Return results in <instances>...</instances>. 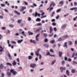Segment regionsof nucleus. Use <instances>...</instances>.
<instances>
[{"instance_id": "obj_3", "label": "nucleus", "mask_w": 77, "mask_h": 77, "mask_svg": "<svg viewBox=\"0 0 77 77\" xmlns=\"http://www.w3.org/2000/svg\"><path fill=\"white\" fill-rule=\"evenodd\" d=\"M26 9V7L24 6L22 7V8L20 9V12H23L24 11V9Z\"/></svg>"}, {"instance_id": "obj_59", "label": "nucleus", "mask_w": 77, "mask_h": 77, "mask_svg": "<svg viewBox=\"0 0 77 77\" xmlns=\"http://www.w3.org/2000/svg\"><path fill=\"white\" fill-rule=\"evenodd\" d=\"M50 52H47L46 53L47 56H48V55H50Z\"/></svg>"}, {"instance_id": "obj_26", "label": "nucleus", "mask_w": 77, "mask_h": 77, "mask_svg": "<svg viewBox=\"0 0 77 77\" xmlns=\"http://www.w3.org/2000/svg\"><path fill=\"white\" fill-rule=\"evenodd\" d=\"M69 37V36L67 35H66L63 36L64 38H68Z\"/></svg>"}, {"instance_id": "obj_49", "label": "nucleus", "mask_w": 77, "mask_h": 77, "mask_svg": "<svg viewBox=\"0 0 77 77\" xmlns=\"http://www.w3.org/2000/svg\"><path fill=\"white\" fill-rule=\"evenodd\" d=\"M45 42H48V39L47 38H46L45 39Z\"/></svg>"}, {"instance_id": "obj_42", "label": "nucleus", "mask_w": 77, "mask_h": 77, "mask_svg": "<svg viewBox=\"0 0 77 77\" xmlns=\"http://www.w3.org/2000/svg\"><path fill=\"white\" fill-rule=\"evenodd\" d=\"M37 25L38 26H42V24L41 23H37Z\"/></svg>"}, {"instance_id": "obj_27", "label": "nucleus", "mask_w": 77, "mask_h": 77, "mask_svg": "<svg viewBox=\"0 0 77 77\" xmlns=\"http://www.w3.org/2000/svg\"><path fill=\"white\" fill-rule=\"evenodd\" d=\"M6 65H9V66H12V65L10 63H6Z\"/></svg>"}, {"instance_id": "obj_14", "label": "nucleus", "mask_w": 77, "mask_h": 77, "mask_svg": "<svg viewBox=\"0 0 77 77\" xmlns=\"http://www.w3.org/2000/svg\"><path fill=\"white\" fill-rule=\"evenodd\" d=\"M68 44L69 45H72V41H69L68 42Z\"/></svg>"}, {"instance_id": "obj_55", "label": "nucleus", "mask_w": 77, "mask_h": 77, "mask_svg": "<svg viewBox=\"0 0 77 77\" xmlns=\"http://www.w3.org/2000/svg\"><path fill=\"white\" fill-rule=\"evenodd\" d=\"M11 42H12L13 44H17V42L15 41H12Z\"/></svg>"}, {"instance_id": "obj_41", "label": "nucleus", "mask_w": 77, "mask_h": 77, "mask_svg": "<svg viewBox=\"0 0 77 77\" xmlns=\"http://www.w3.org/2000/svg\"><path fill=\"white\" fill-rule=\"evenodd\" d=\"M72 60L70 58H69L67 60V61H68V62H71Z\"/></svg>"}, {"instance_id": "obj_8", "label": "nucleus", "mask_w": 77, "mask_h": 77, "mask_svg": "<svg viewBox=\"0 0 77 77\" xmlns=\"http://www.w3.org/2000/svg\"><path fill=\"white\" fill-rule=\"evenodd\" d=\"M8 56L10 60H12V57H11V55L10 54H8Z\"/></svg>"}, {"instance_id": "obj_58", "label": "nucleus", "mask_w": 77, "mask_h": 77, "mask_svg": "<svg viewBox=\"0 0 77 77\" xmlns=\"http://www.w3.org/2000/svg\"><path fill=\"white\" fill-rule=\"evenodd\" d=\"M52 25L53 26H56V24L55 23H52Z\"/></svg>"}, {"instance_id": "obj_37", "label": "nucleus", "mask_w": 77, "mask_h": 77, "mask_svg": "<svg viewBox=\"0 0 77 77\" xmlns=\"http://www.w3.org/2000/svg\"><path fill=\"white\" fill-rule=\"evenodd\" d=\"M54 14H55V12L54 11H53L51 14L52 17H54L53 15H54Z\"/></svg>"}, {"instance_id": "obj_18", "label": "nucleus", "mask_w": 77, "mask_h": 77, "mask_svg": "<svg viewBox=\"0 0 77 77\" xmlns=\"http://www.w3.org/2000/svg\"><path fill=\"white\" fill-rule=\"evenodd\" d=\"M43 46H44V47H46V48H48V47H49V45H48L47 44L43 45Z\"/></svg>"}, {"instance_id": "obj_5", "label": "nucleus", "mask_w": 77, "mask_h": 77, "mask_svg": "<svg viewBox=\"0 0 77 77\" xmlns=\"http://www.w3.org/2000/svg\"><path fill=\"white\" fill-rule=\"evenodd\" d=\"M42 28H41V27H39L38 29L36 30V32H39L40 30H42Z\"/></svg>"}, {"instance_id": "obj_16", "label": "nucleus", "mask_w": 77, "mask_h": 77, "mask_svg": "<svg viewBox=\"0 0 77 77\" xmlns=\"http://www.w3.org/2000/svg\"><path fill=\"white\" fill-rule=\"evenodd\" d=\"M0 48H1V49H0V52H3V51H4V49L1 46H0Z\"/></svg>"}, {"instance_id": "obj_34", "label": "nucleus", "mask_w": 77, "mask_h": 77, "mask_svg": "<svg viewBox=\"0 0 77 77\" xmlns=\"http://www.w3.org/2000/svg\"><path fill=\"white\" fill-rule=\"evenodd\" d=\"M3 65L2 64H1L0 65V68L1 69H2V68H3Z\"/></svg>"}, {"instance_id": "obj_10", "label": "nucleus", "mask_w": 77, "mask_h": 77, "mask_svg": "<svg viewBox=\"0 0 77 77\" xmlns=\"http://www.w3.org/2000/svg\"><path fill=\"white\" fill-rule=\"evenodd\" d=\"M66 74L68 76H69V72L68 70H67L66 72Z\"/></svg>"}, {"instance_id": "obj_7", "label": "nucleus", "mask_w": 77, "mask_h": 77, "mask_svg": "<svg viewBox=\"0 0 77 77\" xmlns=\"http://www.w3.org/2000/svg\"><path fill=\"white\" fill-rule=\"evenodd\" d=\"M56 60H55L51 63V65H54V64L55 63H56Z\"/></svg>"}, {"instance_id": "obj_63", "label": "nucleus", "mask_w": 77, "mask_h": 77, "mask_svg": "<svg viewBox=\"0 0 77 77\" xmlns=\"http://www.w3.org/2000/svg\"><path fill=\"white\" fill-rule=\"evenodd\" d=\"M50 51L51 53H53V52H54L53 50L52 49H50Z\"/></svg>"}, {"instance_id": "obj_13", "label": "nucleus", "mask_w": 77, "mask_h": 77, "mask_svg": "<svg viewBox=\"0 0 77 77\" xmlns=\"http://www.w3.org/2000/svg\"><path fill=\"white\" fill-rule=\"evenodd\" d=\"M28 33L29 35H33V33L30 32V31H28Z\"/></svg>"}, {"instance_id": "obj_44", "label": "nucleus", "mask_w": 77, "mask_h": 77, "mask_svg": "<svg viewBox=\"0 0 77 77\" xmlns=\"http://www.w3.org/2000/svg\"><path fill=\"white\" fill-rule=\"evenodd\" d=\"M53 8L51 7V8H50V9L49 10V12H50L52 10H53Z\"/></svg>"}, {"instance_id": "obj_17", "label": "nucleus", "mask_w": 77, "mask_h": 77, "mask_svg": "<svg viewBox=\"0 0 77 77\" xmlns=\"http://www.w3.org/2000/svg\"><path fill=\"white\" fill-rule=\"evenodd\" d=\"M60 69H62L63 70H66V68L65 67H62L60 68Z\"/></svg>"}, {"instance_id": "obj_33", "label": "nucleus", "mask_w": 77, "mask_h": 77, "mask_svg": "<svg viewBox=\"0 0 77 77\" xmlns=\"http://www.w3.org/2000/svg\"><path fill=\"white\" fill-rule=\"evenodd\" d=\"M48 36L49 37H51V36H53V33H52L51 34L49 35Z\"/></svg>"}, {"instance_id": "obj_60", "label": "nucleus", "mask_w": 77, "mask_h": 77, "mask_svg": "<svg viewBox=\"0 0 77 77\" xmlns=\"http://www.w3.org/2000/svg\"><path fill=\"white\" fill-rule=\"evenodd\" d=\"M15 36H19V35H20V34L18 33H16L15 34Z\"/></svg>"}, {"instance_id": "obj_53", "label": "nucleus", "mask_w": 77, "mask_h": 77, "mask_svg": "<svg viewBox=\"0 0 77 77\" xmlns=\"http://www.w3.org/2000/svg\"><path fill=\"white\" fill-rule=\"evenodd\" d=\"M1 75L2 77H4V76H5V74H4V73H1Z\"/></svg>"}, {"instance_id": "obj_2", "label": "nucleus", "mask_w": 77, "mask_h": 77, "mask_svg": "<svg viewBox=\"0 0 77 77\" xmlns=\"http://www.w3.org/2000/svg\"><path fill=\"white\" fill-rule=\"evenodd\" d=\"M40 50H41V49L38 48L37 51H35V55L37 56H39V52Z\"/></svg>"}, {"instance_id": "obj_15", "label": "nucleus", "mask_w": 77, "mask_h": 77, "mask_svg": "<svg viewBox=\"0 0 77 77\" xmlns=\"http://www.w3.org/2000/svg\"><path fill=\"white\" fill-rule=\"evenodd\" d=\"M63 47H66V48H68V47H67V42H66L64 43V45H63Z\"/></svg>"}, {"instance_id": "obj_36", "label": "nucleus", "mask_w": 77, "mask_h": 77, "mask_svg": "<svg viewBox=\"0 0 77 77\" xmlns=\"http://www.w3.org/2000/svg\"><path fill=\"white\" fill-rule=\"evenodd\" d=\"M38 12H35V17H37V16L38 15Z\"/></svg>"}, {"instance_id": "obj_23", "label": "nucleus", "mask_w": 77, "mask_h": 77, "mask_svg": "<svg viewBox=\"0 0 77 77\" xmlns=\"http://www.w3.org/2000/svg\"><path fill=\"white\" fill-rule=\"evenodd\" d=\"M41 19L39 18H37L36 20V21H38V22H40L41 21Z\"/></svg>"}, {"instance_id": "obj_31", "label": "nucleus", "mask_w": 77, "mask_h": 77, "mask_svg": "<svg viewBox=\"0 0 77 77\" xmlns=\"http://www.w3.org/2000/svg\"><path fill=\"white\" fill-rule=\"evenodd\" d=\"M74 9H77V7L72 8L70 9V10H71V11H72V10H74Z\"/></svg>"}, {"instance_id": "obj_64", "label": "nucleus", "mask_w": 77, "mask_h": 77, "mask_svg": "<svg viewBox=\"0 0 77 77\" xmlns=\"http://www.w3.org/2000/svg\"><path fill=\"white\" fill-rule=\"evenodd\" d=\"M4 10L5 11V12H8V11L7 9H4Z\"/></svg>"}, {"instance_id": "obj_24", "label": "nucleus", "mask_w": 77, "mask_h": 77, "mask_svg": "<svg viewBox=\"0 0 77 77\" xmlns=\"http://www.w3.org/2000/svg\"><path fill=\"white\" fill-rule=\"evenodd\" d=\"M33 57H32L31 56H28V59L29 60H31L32 59Z\"/></svg>"}, {"instance_id": "obj_62", "label": "nucleus", "mask_w": 77, "mask_h": 77, "mask_svg": "<svg viewBox=\"0 0 77 77\" xmlns=\"http://www.w3.org/2000/svg\"><path fill=\"white\" fill-rule=\"evenodd\" d=\"M54 32H56V30H57V29H56V28L54 27Z\"/></svg>"}, {"instance_id": "obj_50", "label": "nucleus", "mask_w": 77, "mask_h": 77, "mask_svg": "<svg viewBox=\"0 0 77 77\" xmlns=\"http://www.w3.org/2000/svg\"><path fill=\"white\" fill-rule=\"evenodd\" d=\"M33 5L34 6V7H36V6H37V5L35 4V3L33 4Z\"/></svg>"}, {"instance_id": "obj_1", "label": "nucleus", "mask_w": 77, "mask_h": 77, "mask_svg": "<svg viewBox=\"0 0 77 77\" xmlns=\"http://www.w3.org/2000/svg\"><path fill=\"white\" fill-rule=\"evenodd\" d=\"M30 66L31 68H32L34 69L35 67H36V64L35 63H32L30 64Z\"/></svg>"}, {"instance_id": "obj_19", "label": "nucleus", "mask_w": 77, "mask_h": 77, "mask_svg": "<svg viewBox=\"0 0 77 77\" xmlns=\"http://www.w3.org/2000/svg\"><path fill=\"white\" fill-rule=\"evenodd\" d=\"M7 74L8 76H11V73L10 72H7Z\"/></svg>"}, {"instance_id": "obj_6", "label": "nucleus", "mask_w": 77, "mask_h": 77, "mask_svg": "<svg viewBox=\"0 0 77 77\" xmlns=\"http://www.w3.org/2000/svg\"><path fill=\"white\" fill-rule=\"evenodd\" d=\"M13 66H15L17 65V62H15V60H14L13 62L12 63Z\"/></svg>"}, {"instance_id": "obj_47", "label": "nucleus", "mask_w": 77, "mask_h": 77, "mask_svg": "<svg viewBox=\"0 0 77 77\" xmlns=\"http://www.w3.org/2000/svg\"><path fill=\"white\" fill-rule=\"evenodd\" d=\"M33 43H34V44H36V42L35 41V40H33L32 41V42Z\"/></svg>"}, {"instance_id": "obj_39", "label": "nucleus", "mask_w": 77, "mask_h": 77, "mask_svg": "<svg viewBox=\"0 0 77 77\" xmlns=\"http://www.w3.org/2000/svg\"><path fill=\"white\" fill-rule=\"evenodd\" d=\"M13 73V75H15V74H16L17 73V72L14 71Z\"/></svg>"}, {"instance_id": "obj_46", "label": "nucleus", "mask_w": 77, "mask_h": 77, "mask_svg": "<svg viewBox=\"0 0 77 77\" xmlns=\"http://www.w3.org/2000/svg\"><path fill=\"white\" fill-rule=\"evenodd\" d=\"M43 35L44 36H45V37H47V33H43Z\"/></svg>"}, {"instance_id": "obj_28", "label": "nucleus", "mask_w": 77, "mask_h": 77, "mask_svg": "<svg viewBox=\"0 0 77 77\" xmlns=\"http://www.w3.org/2000/svg\"><path fill=\"white\" fill-rule=\"evenodd\" d=\"M75 69H72L71 70V72H72V73H75Z\"/></svg>"}, {"instance_id": "obj_21", "label": "nucleus", "mask_w": 77, "mask_h": 77, "mask_svg": "<svg viewBox=\"0 0 77 77\" xmlns=\"http://www.w3.org/2000/svg\"><path fill=\"white\" fill-rule=\"evenodd\" d=\"M22 21V19H21L20 20H18L17 21V23H18V24H20V23H21V22Z\"/></svg>"}, {"instance_id": "obj_32", "label": "nucleus", "mask_w": 77, "mask_h": 77, "mask_svg": "<svg viewBox=\"0 0 77 77\" xmlns=\"http://www.w3.org/2000/svg\"><path fill=\"white\" fill-rule=\"evenodd\" d=\"M15 71L14 69H11L10 70V71L11 73H13Z\"/></svg>"}, {"instance_id": "obj_11", "label": "nucleus", "mask_w": 77, "mask_h": 77, "mask_svg": "<svg viewBox=\"0 0 77 77\" xmlns=\"http://www.w3.org/2000/svg\"><path fill=\"white\" fill-rule=\"evenodd\" d=\"M59 57H62V52L60 51L59 53Z\"/></svg>"}, {"instance_id": "obj_54", "label": "nucleus", "mask_w": 77, "mask_h": 77, "mask_svg": "<svg viewBox=\"0 0 77 77\" xmlns=\"http://www.w3.org/2000/svg\"><path fill=\"white\" fill-rule=\"evenodd\" d=\"M73 65H74V64H77V62H75V61H73Z\"/></svg>"}, {"instance_id": "obj_61", "label": "nucleus", "mask_w": 77, "mask_h": 77, "mask_svg": "<svg viewBox=\"0 0 77 77\" xmlns=\"http://www.w3.org/2000/svg\"><path fill=\"white\" fill-rule=\"evenodd\" d=\"M59 17H60V16H59V15H58V16L56 17V19H57V20L59 19Z\"/></svg>"}, {"instance_id": "obj_35", "label": "nucleus", "mask_w": 77, "mask_h": 77, "mask_svg": "<svg viewBox=\"0 0 77 77\" xmlns=\"http://www.w3.org/2000/svg\"><path fill=\"white\" fill-rule=\"evenodd\" d=\"M28 20L29 21H30L31 20H32V18L30 17H28Z\"/></svg>"}, {"instance_id": "obj_40", "label": "nucleus", "mask_w": 77, "mask_h": 77, "mask_svg": "<svg viewBox=\"0 0 77 77\" xmlns=\"http://www.w3.org/2000/svg\"><path fill=\"white\" fill-rule=\"evenodd\" d=\"M46 17H47V15H45V16L41 17V18H42H42H46Z\"/></svg>"}, {"instance_id": "obj_22", "label": "nucleus", "mask_w": 77, "mask_h": 77, "mask_svg": "<svg viewBox=\"0 0 77 77\" xmlns=\"http://www.w3.org/2000/svg\"><path fill=\"white\" fill-rule=\"evenodd\" d=\"M25 33V32L24 31H23L21 32V33L23 34V35L25 36V37H26V34L24 33Z\"/></svg>"}, {"instance_id": "obj_25", "label": "nucleus", "mask_w": 77, "mask_h": 77, "mask_svg": "<svg viewBox=\"0 0 77 77\" xmlns=\"http://www.w3.org/2000/svg\"><path fill=\"white\" fill-rule=\"evenodd\" d=\"M60 11H61V9L60 8L57 10L56 12H57V13H59V12H60Z\"/></svg>"}, {"instance_id": "obj_57", "label": "nucleus", "mask_w": 77, "mask_h": 77, "mask_svg": "<svg viewBox=\"0 0 77 77\" xmlns=\"http://www.w3.org/2000/svg\"><path fill=\"white\" fill-rule=\"evenodd\" d=\"M23 2H24V3L25 5H28V3H27V2L25 1H24Z\"/></svg>"}, {"instance_id": "obj_48", "label": "nucleus", "mask_w": 77, "mask_h": 77, "mask_svg": "<svg viewBox=\"0 0 77 77\" xmlns=\"http://www.w3.org/2000/svg\"><path fill=\"white\" fill-rule=\"evenodd\" d=\"M64 2V1H62L59 3V4H63Z\"/></svg>"}, {"instance_id": "obj_43", "label": "nucleus", "mask_w": 77, "mask_h": 77, "mask_svg": "<svg viewBox=\"0 0 77 77\" xmlns=\"http://www.w3.org/2000/svg\"><path fill=\"white\" fill-rule=\"evenodd\" d=\"M5 4H7V5H8V6L9 5V3L8 2V1H6L5 2Z\"/></svg>"}, {"instance_id": "obj_45", "label": "nucleus", "mask_w": 77, "mask_h": 77, "mask_svg": "<svg viewBox=\"0 0 77 77\" xmlns=\"http://www.w3.org/2000/svg\"><path fill=\"white\" fill-rule=\"evenodd\" d=\"M74 6H77V2H74Z\"/></svg>"}, {"instance_id": "obj_52", "label": "nucleus", "mask_w": 77, "mask_h": 77, "mask_svg": "<svg viewBox=\"0 0 77 77\" xmlns=\"http://www.w3.org/2000/svg\"><path fill=\"white\" fill-rule=\"evenodd\" d=\"M2 30H5V29H6V27H2L1 28Z\"/></svg>"}, {"instance_id": "obj_38", "label": "nucleus", "mask_w": 77, "mask_h": 77, "mask_svg": "<svg viewBox=\"0 0 77 77\" xmlns=\"http://www.w3.org/2000/svg\"><path fill=\"white\" fill-rule=\"evenodd\" d=\"M62 41V38L60 37L58 39V41L59 42L61 41Z\"/></svg>"}, {"instance_id": "obj_30", "label": "nucleus", "mask_w": 77, "mask_h": 77, "mask_svg": "<svg viewBox=\"0 0 77 77\" xmlns=\"http://www.w3.org/2000/svg\"><path fill=\"white\" fill-rule=\"evenodd\" d=\"M9 26L10 27H11V28H13V27H14V25H13V24H12L9 25Z\"/></svg>"}, {"instance_id": "obj_20", "label": "nucleus", "mask_w": 77, "mask_h": 77, "mask_svg": "<svg viewBox=\"0 0 77 77\" xmlns=\"http://www.w3.org/2000/svg\"><path fill=\"white\" fill-rule=\"evenodd\" d=\"M55 42V41L54 40H51L50 41V43L51 44H54Z\"/></svg>"}, {"instance_id": "obj_51", "label": "nucleus", "mask_w": 77, "mask_h": 77, "mask_svg": "<svg viewBox=\"0 0 77 77\" xmlns=\"http://www.w3.org/2000/svg\"><path fill=\"white\" fill-rule=\"evenodd\" d=\"M1 6L2 7H5V5L3 4H2L1 5Z\"/></svg>"}, {"instance_id": "obj_4", "label": "nucleus", "mask_w": 77, "mask_h": 77, "mask_svg": "<svg viewBox=\"0 0 77 77\" xmlns=\"http://www.w3.org/2000/svg\"><path fill=\"white\" fill-rule=\"evenodd\" d=\"M49 30L50 31L49 33H52V32H53V28H52V26H50V27Z\"/></svg>"}, {"instance_id": "obj_29", "label": "nucleus", "mask_w": 77, "mask_h": 77, "mask_svg": "<svg viewBox=\"0 0 77 77\" xmlns=\"http://www.w3.org/2000/svg\"><path fill=\"white\" fill-rule=\"evenodd\" d=\"M66 25H63L61 26L62 29H64V28H65L66 27Z\"/></svg>"}, {"instance_id": "obj_56", "label": "nucleus", "mask_w": 77, "mask_h": 77, "mask_svg": "<svg viewBox=\"0 0 77 77\" xmlns=\"http://www.w3.org/2000/svg\"><path fill=\"white\" fill-rule=\"evenodd\" d=\"M65 61L64 60L62 61V64L63 65H64V64H65Z\"/></svg>"}, {"instance_id": "obj_12", "label": "nucleus", "mask_w": 77, "mask_h": 77, "mask_svg": "<svg viewBox=\"0 0 77 77\" xmlns=\"http://www.w3.org/2000/svg\"><path fill=\"white\" fill-rule=\"evenodd\" d=\"M23 41V39H21L20 40H18L17 41V43L18 44L21 43Z\"/></svg>"}, {"instance_id": "obj_9", "label": "nucleus", "mask_w": 77, "mask_h": 77, "mask_svg": "<svg viewBox=\"0 0 77 77\" xmlns=\"http://www.w3.org/2000/svg\"><path fill=\"white\" fill-rule=\"evenodd\" d=\"M14 12L17 15H20V13L18 12L17 11L15 10L14 11Z\"/></svg>"}]
</instances>
